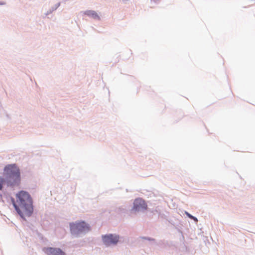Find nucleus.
Listing matches in <instances>:
<instances>
[{
  "label": "nucleus",
  "instance_id": "1",
  "mask_svg": "<svg viewBox=\"0 0 255 255\" xmlns=\"http://www.w3.org/2000/svg\"><path fill=\"white\" fill-rule=\"evenodd\" d=\"M16 202L12 199L13 206L23 218L29 217L33 212L32 202L30 195L25 191H20L16 195Z\"/></svg>",
  "mask_w": 255,
  "mask_h": 255
},
{
  "label": "nucleus",
  "instance_id": "2",
  "mask_svg": "<svg viewBox=\"0 0 255 255\" xmlns=\"http://www.w3.org/2000/svg\"><path fill=\"white\" fill-rule=\"evenodd\" d=\"M4 172L8 175L10 180L13 181V184H17L20 182V172L18 168L15 165H8L4 169Z\"/></svg>",
  "mask_w": 255,
  "mask_h": 255
},
{
  "label": "nucleus",
  "instance_id": "3",
  "mask_svg": "<svg viewBox=\"0 0 255 255\" xmlns=\"http://www.w3.org/2000/svg\"><path fill=\"white\" fill-rule=\"evenodd\" d=\"M70 231L72 234L77 235L83 232H87L90 230V227L83 221L71 223L70 225Z\"/></svg>",
  "mask_w": 255,
  "mask_h": 255
},
{
  "label": "nucleus",
  "instance_id": "4",
  "mask_svg": "<svg viewBox=\"0 0 255 255\" xmlns=\"http://www.w3.org/2000/svg\"><path fill=\"white\" fill-rule=\"evenodd\" d=\"M102 240L104 244L106 246L116 245L119 242V236L116 235L109 234L103 236Z\"/></svg>",
  "mask_w": 255,
  "mask_h": 255
},
{
  "label": "nucleus",
  "instance_id": "5",
  "mask_svg": "<svg viewBox=\"0 0 255 255\" xmlns=\"http://www.w3.org/2000/svg\"><path fill=\"white\" fill-rule=\"evenodd\" d=\"M147 208V205L145 201L140 198L136 199L133 203V210L139 211L141 210H145Z\"/></svg>",
  "mask_w": 255,
  "mask_h": 255
},
{
  "label": "nucleus",
  "instance_id": "6",
  "mask_svg": "<svg viewBox=\"0 0 255 255\" xmlns=\"http://www.w3.org/2000/svg\"><path fill=\"white\" fill-rule=\"evenodd\" d=\"M43 250L47 255H65V253L59 248L48 247L44 248Z\"/></svg>",
  "mask_w": 255,
  "mask_h": 255
},
{
  "label": "nucleus",
  "instance_id": "7",
  "mask_svg": "<svg viewBox=\"0 0 255 255\" xmlns=\"http://www.w3.org/2000/svg\"><path fill=\"white\" fill-rule=\"evenodd\" d=\"M84 14L91 17L95 19H100V17L95 11L94 10H86L84 12Z\"/></svg>",
  "mask_w": 255,
  "mask_h": 255
},
{
  "label": "nucleus",
  "instance_id": "8",
  "mask_svg": "<svg viewBox=\"0 0 255 255\" xmlns=\"http://www.w3.org/2000/svg\"><path fill=\"white\" fill-rule=\"evenodd\" d=\"M5 182V180L3 178L0 176V190H1L3 187V185Z\"/></svg>",
  "mask_w": 255,
  "mask_h": 255
},
{
  "label": "nucleus",
  "instance_id": "9",
  "mask_svg": "<svg viewBox=\"0 0 255 255\" xmlns=\"http://www.w3.org/2000/svg\"><path fill=\"white\" fill-rule=\"evenodd\" d=\"M186 214L188 216V217L189 218H190V219L194 220L196 222L198 221V220H197V219L196 217L193 216L192 215H190V214H189L187 212H186Z\"/></svg>",
  "mask_w": 255,
  "mask_h": 255
},
{
  "label": "nucleus",
  "instance_id": "10",
  "mask_svg": "<svg viewBox=\"0 0 255 255\" xmlns=\"http://www.w3.org/2000/svg\"><path fill=\"white\" fill-rule=\"evenodd\" d=\"M5 4L4 1H0V5H4Z\"/></svg>",
  "mask_w": 255,
  "mask_h": 255
}]
</instances>
